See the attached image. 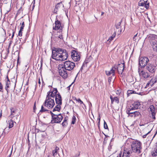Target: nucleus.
<instances>
[{"label":"nucleus","instance_id":"nucleus-1","mask_svg":"<svg viewBox=\"0 0 157 157\" xmlns=\"http://www.w3.org/2000/svg\"><path fill=\"white\" fill-rule=\"evenodd\" d=\"M52 58L57 61H64L67 59L68 54L67 51L60 48H54L52 52Z\"/></svg>","mask_w":157,"mask_h":157},{"label":"nucleus","instance_id":"nucleus-2","mask_svg":"<svg viewBox=\"0 0 157 157\" xmlns=\"http://www.w3.org/2000/svg\"><path fill=\"white\" fill-rule=\"evenodd\" d=\"M141 143L139 141L135 140L132 141L131 145V149L133 152L139 154L141 152Z\"/></svg>","mask_w":157,"mask_h":157},{"label":"nucleus","instance_id":"nucleus-3","mask_svg":"<svg viewBox=\"0 0 157 157\" xmlns=\"http://www.w3.org/2000/svg\"><path fill=\"white\" fill-rule=\"evenodd\" d=\"M52 115V123H59L63 119V117L61 114H56L50 112Z\"/></svg>","mask_w":157,"mask_h":157},{"label":"nucleus","instance_id":"nucleus-4","mask_svg":"<svg viewBox=\"0 0 157 157\" xmlns=\"http://www.w3.org/2000/svg\"><path fill=\"white\" fill-rule=\"evenodd\" d=\"M44 105L48 109L52 108L55 105L53 99L52 98H48V97H46Z\"/></svg>","mask_w":157,"mask_h":157},{"label":"nucleus","instance_id":"nucleus-5","mask_svg":"<svg viewBox=\"0 0 157 157\" xmlns=\"http://www.w3.org/2000/svg\"><path fill=\"white\" fill-rule=\"evenodd\" d=\"M75 65L74 63L70 61H67L64 62L63 67L65 70L70 71L73 69Z\"/></svg>","mask_w":157,"mask_h":157},{"label":"nucleus","instance_id":"nucleus-6","mask_svg":"<svg viewBox=\"0 0 157 157\" xmlns=\"http://www.w3.org/2000/svg\"><path fill=\"white\" fill-rule=\"evenodd\" d=\"M71 57L75 62L79 61L80 59V54L79 52H78L77 51L73 50L71 51Z\"/></svg>","mask_w":157,"mask_h":157},{"label":"nucleus","instance_id":"nucleus-7","mask_svg":"<svg viewBox=\"0 0 157 157\" xmlns=\"http://www.w3.org/2000/svg\"><path fill=\"white\" fill-rule=\"evenodd\" d=\"M148 61V59L146 57H140L139 58V65L141 67H144Z\"/></svg>","mask_w":157,"mask_h":157},{"label":"nucleus","instance_id":"nucleus-8","mask_svg":"<svg viewBox=\"0 0 157 157\" xmlns=\"http://www.w3.org/2000/svg\"><path fill=\"white\" fill-rule=\"evenodd\" d=\"M140 107L141 104L140 102L136 101L134 102L127 109H128L129 110H134L139 109Z\"/></svg>","mask_w":157,"mask_h":157},{"label":"nucleus","instance_id":"nucleus-9","mask_svg":"<svg viewBox=\"0 0 157 157\" xmlns=\"http://www.w3.org/2000/svg\"><path fill=\"white\" fill-rule=\"evenodd\" d=\"M57 92L58 91L56 88H53L52 91L48 92L46 97H48V98H52L54 99L57 94H56Z\"/></svg>","mask_w":157,"mask_h":157},{"label":"nucleus","instance_id":"nucleus-10","mask_svg":"<svg viewBox=\"0 0 157 157\" xmlns=\"http://www.w3.org/2000/svg\"><path fill=\"white\" fill-rule=\"evenodd\" d=\"M138 72L140 76L144 78H148L150 76L149 73L145 71L140 70V68L138 69Z\"/></svg>","mask_w":157,"mask_h":157},{"label":"nucleus","instance_id":"nucleus-11","mask_svg":"<svg viewBox=\"0 0 157 157\" xmlns=\"http://www.w3.org/2000/svg\"><path fill=\"white\" fill-rule=\"evenodd\" d=\"M157 39V36L155 34H150L147 35L146 39L148 40L149 42L151 43L152 41L154 40H156L155 39Z\"/></svg>","mask_w":157,"mask_h":157},{"label":"nucleus","instance_id":"nucleus-12","mask_svg":"<svg viewBox=\"0 0 157 157\" xmlns=\"http://www.w3.org/2000/svg\"><path fill=\"white\" fill-rule=\"evenodd\" d=\"M55 26L53 27V29L55 30H57L60 29V31H62V27L61 25L60 22L58 20H56L55 21Z\"/></svg>","mask_w":157,"mask_h":157},{"label":"nucleus","instance_id":"nucleus-13","mask_svg":"<svg viewBox=\"0 0 157 157\" xmlns=\"http://www.w3.org/2000/svg\"><path fill=\"white\" fill-rule=\"evenodd\" d=\"M59 75L63 78H66L67 76V72L63 67L59 70Z\"/></svg>","mask_w":157,"mask_h":157},{"label":"nucleus","instance_id":"nucleus-14","mask_svg":"<svg viewBox=\"0 0 157 157\" xmlns=\"http://www.w3.org/2000/svg\"><path fill=\"white\" fill-rule=\"evenodd\" d=\"M124 63H121L118 64L117 66L116 67V69H117L119 74H121L122 73L124 70Z\"/></svg>","mask_w":157,"mask_h":157},{"label":"nucleus","instance_id":"nucleus-15","mask_svg":"<svg viewBox=\"0 0 157 157\" xmlns=\"http://www.w3.org/2000/svg\"><path fill=\"white\" fill-rule=\"evenodd\" d=\"M116 69V67L114 66L113 67L110 71H105V73L106 75L109 76L112 75V76H114L115 74V70Z\"/></svg>","mask_w":157,"mask_h":157},{"label":"nucleus","instance_id":"nucleus-16","mask_svg":"<svg viewBox=\"0 0 157 157\" xmlns=\"http://www.w3.org/2000/svg\"><path fill=\"white\" fill-rule=\"evenodd\" d=\"M149 109L151 114V117L152 118L154 119H155V115L156 112L154 106L153 105H151L149 106Z\"/></svg>","mask_w":157,"mask_h":157},{"label":"nucleus","instance_id":"nucleus-17","mask_svg":"<svg viewBox=\"0 0 157 157\" xmlns=\"http://www.w3.org/2000/svg\"><path fill=\"white\" fill-rule=\"evenodd\" d=\"M155 66L151 64H148L146 66L147 69L150 72L153 73L155 72Z\"/></svg>","mask_w":157,"mask_h":157},{"label":"nucleus","instance_id":"nucleus-18","mask_svg":"<svg viewBox=\"0 0 157 157\" xmlns=\"http://www.w3.org/2000/svg\"><path fill=\"white\" fill-rule=\"evenodd\" d=\"M55 100L56 104H59L60 105L62 104L61 97L59 93L57 94L56 96Z\"/></svg>","mask_w":157,"mask_h":157},{"label":"nucleus","instance_id":"nucleus-19","mask_svg":"<svg viewBox=\"0 0 157 157\" xmlns=\"http://www.w3.org/2000/svg\"><path fill=\"white\" fill-rule=\"evenodd\" d=\"M121 21H120L118 22L115 25V27L117 29H118L117 33L118 35H120L121 34L122 30L121 29Z\"/></svg>","mask_w":157,"mask_h":157},{"label":"nucleus","instance_id":"nucleus-20","mask_svg":"<svg viewBox=\"0 0 157 157\" xmlns=\"http://www.w3.org/2000/svg\"><path fill=\"white\" fill-rule=\"evenodd\" d=\"M157 79L155 78H152L150 81L147 83L146 86H148L150 85L151 86H153L154 84L157 82Z\"/></svg>","mask_w":157,"mask_h":157},{"label":"nucleus","instance_id":"nucleus-21","mask_svg":"<svg viewBox=\"0 0 157 157\" xmlns=\"http://www.w3.org/2000/svg\"><path fill=\"white\" fill-rule=\"evenodd\" d=\"M131 153V151H129L128 149H124L122 155V157H128Z\"/></svg>","mask_w":157,"mask_h":157},{"label":"nucleus","instance_id":"nucleus-22","mask_svg":"<svg viewBox=\"0 0 157 157\" xmlns=\"http://www.w3.org/2000/svg\"><path fill=\"white\" fill-rule=\"evenodd\" d=\"M151 44L153 50L155 51H157V41L154 40Z\"/></svg>","mask_w":157,"mask_h":157},{"label":"nucleus","instance_id":"nucleus-23","mask_svg":"<svg viewBox=\"0 0 157 157\" xmlns=\"http://www.w3.org/2000/svg\"><path fill=\"white\" fill-rule=\"evenodd\" d=\"M11 110V114L10 115V117H13L16 115V112H17V109H14L13 108H10Z\"/></svg>","mask_w":157,"mask_h":157},{"label":"nucleus","instance_id":"nucleus-24","mask_svg":"<svg viewBox=\"0 0 157 157\" xmlns=\"http://www.w3.org/2000/svg\"><path fill=\"white\" fill-rule=\"evenodd\" d=\"M15 32V30L13 29H10L8 32V34L9 35V36H10L11 34L12 35L11 37V39H12L14 36V34Z\"/></svg>","mask_w":157,"mask_h":157},{"label":"nucleus","instance_id":"nucleus-25","mask_svg":"<svg viewBox=\"0 0 157 157\" xmlns=\"http://www.w3.org/2000/svg\"><path fill=\"white\" fill-rule=\"evenodd\" d=\"M151 155L153 156L157 155V143L154 150L151 152Z\"/></svg>","mask_w":157,"mask_h":157},{"label":"nucleus","instance_id":"nucleus-26","mask_svg":"<svg viewBox=\"0 0 157 157\" xmlns=\"http://www.w3.org/2000/svg\"><path fill=\"white\" fill-rule=\"evenodd\" d=\"M111 101V103H113V102L115 101L117 103H118L119 101L118 98L117 97H112L111 96L110 97Z\"/></svg>","mask_w":157,"mask_h":157},{"label":"nucleus","instance_id":"nucleus-27","mask_svg":"<svg viewBox=\"0 0 157 157\" xmlns=\"http://www.w3.org/2000/svg\"><path fill=\"white\" fill-rule=\"evenodd\" d=\"M132 110H129L128 109H127L126 110V112L128 114V117H134V112H130Z\"/></svg>","mask_w":157,"mask_h":157},{"label":"nucleus","instance_id":"nucleus-28","mask_svg":"<svg viewBox=\"0 0 157 157\" xmlns=\"http://www.w3.org/2000/svg\"><path fill=\"white\" fill-rule=\"evenodd\" d=\"M59 150V148L57 147H56L55 149L53 150L52 151V153L53 154V156H56L57 154V151Z\"/></svg>","mask_w":157,"mask_h":157},{"label":"nucleus","instance_id":"nucleus-29","mask_svg":"<svg viewBox=\"0 0 157 157\" xmlns=\"http://www.w3.org/2000/svg\"><path fill=\"white\" fill-rule=\"evenodd\" d=\"M61 109L60 105L59 104H57V105L53 109V111L54 112L55 111H59Z\"/></svg>","mask_w":157,"mask_h":157},{"label":"nucleus","instance_id":"nucleus-30","mask_svg":"<svg viewBox=\"0 0 157 157\" xmlns=\"http://www.w3.org/2000/svg\"><path fill=\"white\" fill-rule=\"evenodd\" d=\"M0 34L2 36L5 37L6 35L5 30L3 29L2 28L0 30Z\"/></svg>","mask_w":157,"mask_h":157},{"label":"nucleus","instance_id":"nucleus-31","mask_svg":"<svg viewBox=\"0 0 157 157\" xmlns=\"http://www.w3.org/2000/svg\"><path fill=\"white\" fill-rule=\"evenodd\" d=\"M10 84V82H9L8 81H6V86H5V89L7 91V94H8L9 92V89H8V88L9 87V85Z\"/></svg>","mask_w":157,"mask_h":157},{"label":"nucleus","instance_id":"nucleus-32","mask_svg":"<svg viewBox=\"0 0 157 157\" xmlns=\"http://www.w3.org/2000/svg\"><path fill=\"white\" fill-rule=\"evenodd\" d=\"M134 117L139 118L141 116L140 113L137 111L134 112Z\"/></svg>","mask_w":157,"mask_h":157},{"label":"nucleus","instance_id":"nucleus-33","mask_svg":"<svg viewBox=\"0 0 157 157\" xmlns=\"http://www.w3.org/2000/svg\"><path fill=\"white\" fill-rule=\"evenodd\" d=\"M117 30H116V31L115 32H114V33L113 34L112 36H110L109 38V39L108 40V41L109 40V41H110L113 40V38L115 36L116 34L117 33Z\"/></svg>","mask_w":157,"mask_h":157},{"label":"nucleus","instance_id":"nucleus-34","mask_svg":"<svg viewBox=\"0 0 157 157\" xmlns=\"http://www.w3.org/2000/svg\"><path fill=\"white\" fill-rule=\"evenodd\" d=\"M8 122H9V128H12L13 126V123L15 122L13 121L12 120H10Z\"/></svg>","mask_w":157,"mask_h":157},{"label":"nucleus","instance_id":"nucleus-35","mask_svg":"<svg viewBox=\"0 0 157 157\" xmlns=\"http://www.w3.org/2000/svg\"><path fill=\"white\" fill-rule=\"evenodd\" d=\"M145 2H146L144 0H140L138 4L139 6H143Z\"/></svg>","mask_w":157,"mask_h":157},{"label":"nucleus","instance_id":"nucleus-36","mask_svg":"<svg viewBox=\"0 0 157 157\" xmlns=\"http://www.w3.org/2000/svg\"><path fill=\"white\" fill-rule=\"evenodd\" d=\"M127 94L128 95H129V94H132L133 93V94L136 93L135 91L132 90H128L127 91Z\"/></svg>","mask_w":157,"mask_h":157},{"label":"nucleus","instance_id":"nucleus-37","mask_svg":"<svg viewBox=\"0 0 157 157\" xmlns=\"http://www.w3.org/2000/svg\"><path fill=\"white\" fill-rule=\"evenodd\" d=\"M149 3H147V1H146V2L144 4V6L146 9H148L149 7Z\"/></svg>","mask_w":157,"mask_h":157},{"label":"nucleus","instance_id":"nucleus-38","mask_svg":"<svg viewBox=\"0 0 157 157\" xmlns=\"http://www.w3.org/2000/svg\"><path fill=\"white\" fill-rule=\"evenodd\" d=\"M48 110L45 109V108H44L43 105H42L41 106V110H40V112H46V111H48Z\"/></svg>","mask_w":157,"mask_h":157},{"label":"nucleus","instance_id":"nucleus-39","mask_svg":"<svg viewBox=\"0 0 157 157\" xmlns=\"http://www.w3.org/2000/svg\"><path fill=\"white\" fill-rule=\"evenodd\" d=\"M76 119V118L74 116H73V117H72V118L71 124H74L75 123Z\"/></svg>","mask_w":157,"mask_h":157},{"label":"nucleus","instance_id":"nucleus-40","mask_svg":"<svg viewBox=\"0 0 157 157\" xmlns=\"http://www.w3.org/2000/svg\"><path fill=\"white\" fill-rule=\"evenodd\" d=\"M62 3L61 2H59V3H58L57 5H56L55 6V8L57 9H58L59 6H60V5H62Z\"/></svg>","mask_w":157,"mask_h":157},{"label":"nucleus","instance_id":"nucleus-41","mask_svg":"<svg viewBox=\"0 0 157 157\" xmlns=\"http://www.w3.org/2000/svg\"><path fill=\"white\" fill-rule=\"evenodd\" d=\"M21 27H20V29L21 30H23L25 26L24 22L23 21L21 24Z\"/></svg>","mask_w":157,"mask_h":157},{"label":"nucleus","instance_id":"nucleus-42","mask_svg":"<svg viewBox=\"0 0 157 157\" xmlns=\"http://www.w3.org/2000/svg\"><path fill=\"white\" fill-rule=\"evenodd\" d=\"M0 92L3 93V85L1 82H0Z\"/></svg>","mask_w":157,"mask_h":157},{"label":"nucleus","instance_id":"nucleus-43","mask_svg":"<svg viewBox=\"0 0 157 157\" xmlns=\"http://www.w3.org/2000/svg\"><path fill=\"white\" fill-rule=\"evenodd\" d=\"M104 127L105 129H108V127L107 123L105 121H104Z\"/></svg>","mask_w":157,"mask_h":157},{"label":"nucleus","instance_id":"nucleus-44","mask_svg":"<svg viewBox=\"0 0 157 157\" xmlns=\"http://www.w3.org/2000/svg\"><path fill=\"white\" fill-rule=\"evenodd\" d=\"M23 31L22 30H21L20 29L19 31L18 36H22V31Z\"/></svg>","mask_w":157,"mask_h":157},{"label":"nucleus","instance_id":"nucleus-45","mask_svg":"<svg viewBox=\"0 0 157 157\" xmlns=\"http://www.w3.org/2000/svg\"><path fill=\"white\" fill-rule=\"evenodd\" d=\"M67 124V122L63 121L62 123V125L63 126H66Z\"/></svg>","mask_w":157,"mask_h":157},{"label":"nucleus","instance_id":"nucleus-46","mask_svg":"<svg viewBox=\"0 0 157 157\" xmlns=\"http://www.w3.org/2000/svg\"><path fill=\"white\" fill-rule=\"evenodd\" d=\"M77 101L80 104H82L84 105V104L83 103V102L79 98L77 100Z\"/></svg>","mask_w":157,"mask_h":157},{"label":"nucleus","instance_id":"nucleus-47","mask_svg":"<svg viewBox=\"0 0 157 157\" xmlns=\"http://www.w3.org/2000/svg\"><path fill=\"white\" fill-rule=\"evenodd\" d=\"M87 63L86 62H84L82 64V66L81 69H82L83 67L85 66V65H86Z\"/></svg>","mask_w":157,"mask_h":157},{"label":"nucleus","instance_id":"nucleus-48","mask_svg":"<svg viewBox=\"0 0 157 157\" xmlns=\"http://www.w3.org/2000/svg\"><path fill=\"white\" fill-rule=\"evenodd\" d=\"M137 34L138 33H137L133 37V40L134 41H136V37L137 36Z\"/></svg>","mask_w":157,"mask_h":157},{"label":"nucleus","instance_id":"nucleus-49","mask_svg":"<svg viewBox=\"0 0 157 157\" xmlns=\"http://www.w3.org/2000/svg\"><path fill=\"white\" fill-rule=\"evenodd\" d=\"M151 131L149 132L148 133H147V134H145L143 136V138H145L147 136V135H148L149 133L150 132H151Z\"/></svg>","mask_w":157,"mask_h":157},{"label":"nucleus","instance_id":"nucleus-50","mask_svg":"<svg viewBox=\"0 0 157 157\" xmlns=\"http://www.w3.org/2000/svg\"><path fill=\"white\" fill-rule=\"evenodd\" d=\"M112 79V78L111 77H109L108 79V82L109 84L111 82V80Z\"/></svg>","mask_w":157,"mask_h":157},{"label":"nucleus","instance_id":"nucleus-51","mask_svg":"<svg viewBox=\"0 0 157 157\" xmlns=\"http://www.w3.org/2000/svg\"><path fill=\"white\" fill-rule=\"evenodd\" d=\"M58 38H60L61 39H63V37L62 35H59L58 36Z\"/></svg>","mask_w":157,"mask_h":157},{"label":"nucleus","instance_id":"nucleus-52","mask_svg":"<svg viewBox=\"0 0 157 157\" xmlns=\"http://www.w3.org/2000/svg\"><path fill=\"white\" fill-rule=\"evenodd\" d=\"M117 157H122V153L121 152L120 153L119 156H117Z\"/></svg>","mask_w":157,"mask_h":157},{"label":"nucleus","instance_id":"nucleus-53","mask_svg":"<svg viewBox=\"0 0 157 157\" xmlns=\"http://www.w3.org/2000/svg\"><path fill=\"white\" fill-rule=\"evenodd\" d=\"M98 119L99 121L98 123L100 124V117H99V118H98Z\"/></svg>","mask_w":157,"mask_h":157},{"label":"nucleus","instance_id":"nucleus-54","mask_svg":"<svg viewBox=\"0 0 157 157\" xmlns=\"http://www.w3.org/2000/svg\"><path fill=\"white\" fill-rule=\"evenodd\" d=\"M6 78H7V81H9V82H10V80H9V78H8V76H6Z\"/></svg>","mask_w":157,"mask_h":157},{"label":"nucleus","instance_id":"nucleus-55","mask_svg":"<svg viewBox=\"0 0 157 157\" xmlns=\"http://www.w3.org/2000/svg\"><path fill=\"white\" fill-rule=\"evenodd\" d=\"M2 110L1 111V112L0 113V118L2 116Z\"/></svg>","mask_w":157,"mask_h":157},{"label":"nucleus","instance_id":"nucleus-56","mask_svg":"<svg viewBox=\"0 0 157 157\" xmlns=\"http://www.w3.org/2000/svg\"><path fill=\"white\" fill-rule=\"evenodd\" d=\"M77 99H77V98L75 97L74 98H73V100H75L76 101H77Z\"/></svg>","mask_w":157,"mask_h":157},{"label":"nucleus","instance_id":"nucleus-57","mask_svg":"<svg viewBox=\"0 0 157 157\" xmlns=\"http://www.w3.org/2000/svg\"><path fill=\"white\" fill-rule=\"evenodd\" d=\"M65 121V122H67V120L66 119V118H65L64 120V121Z\"/></svg>","mask_w":157,"mask_h":157},{"label":"nucleus","instance_id":"nucleus-58","mask_svg":"<svg viewBox=\"0 0 157 157\" xmlns=\"http://www.w3.org/2000/svg\"><path fill=\"white\" fill-rule=\"evenodd\" d=\"M71 85H70L69 86H68V87H67V88L68 89V90H69L70 89V87L71 86Z\"/></svg>","mask_w":157,"mask_h":157},{"label":"nucleus","instance_id":"nucleus-59","mask_svg":"<svg viewBox=\"0 0 157 157\" xmlns=\"http://www.w3.org/2000/svg\"><path fill=\"white\" fill-rule=\"evenodd\" d=\"M35 107H36V105H35V104H34V107H33L34 109H35Z\"/></svg>","mask_w":157,"mask_h":157},{"label":"nucleus","instance_id":"nucleus-60","mask_svg":"<svg viewBox=\"0 0 157 157\" xmlns=\"http://www.w3.org/2000/svg\"><path fill=\"white\" fill-rule=\"evenodd\" d=\"M11 152L10 153V154L7 157H10V155H11Z\"/></svg>","mask_w":157,"mask_h":157},{"label":"nucleus","instance_id":"nucleus-61","mask_svg":"<svg viewBox=\"0 0 157 157\" xmlns=\"http://www.w3.org/2000/svg\"><path fill=\"white\" fill-rule=\"evenodd\" d=\"M101 13V15H103V14L104 13L103 12H102Z\"/></svg>","mask_w":157,"mask_h":157},{"label":"nucleus","instance_id":"nucleus-62","mask_svg":"<svg viewBox=\"0 0 157 157\" xmlns=\"http://www.w3.org/2000/svg\"><path fill=\"white\" fill-rule=\"evenodd\" d=\"M39 83L40 84V79H39Z\"/></svg>","mask_w":157,"mask_h":157},{"label":"nucleus","instance_id":"nucleus-63","mask_svg":"<svg viewBox=\"0 0 157 157\" xmlns=\"http://www.w3.org/2000/svg\"><path fill=\"white\" fill-rule=\"evenodd\" d=\"M157 131L156 132V133L155 134V135H154V136H155V135H156V133H157Z\"/></svg>","mask_w":157,"mask_h":157},{"label":"nucleus","instance_id":"nucleus-64","mask_svg":"<svg viewBox=\"0 0 157 157\" xmlns=\"http://www.w3.org/2000/svg\"><path fill=\"white\" fill-rule=\"evenodd\" d=\"M100 124L98 123V125H99Z\"/></svg>","mask_w":157,"mask_h":157}]
</instances>
